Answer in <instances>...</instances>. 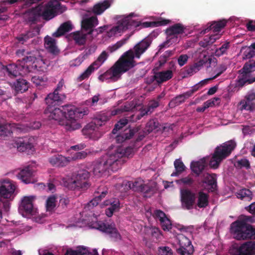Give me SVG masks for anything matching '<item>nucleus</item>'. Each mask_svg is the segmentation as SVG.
<instances>
[{
	"mask_svg": "<svg viewBox=\"0 0 255 255\" xmlns=\"http://www.w3.org/2000/svg\"><path fill=\"white\" fill-rule=\"evenodd\" d=\"M138 14L131 12L128 15H123L117 16L116 25L111 27L109 25H104L99 28V31L102 32L106 31L107 35L112 37L120 35L128 29H130L141 26L143 27H156L165 25L170 22V20L161 18L157 21L151 22L141 23L138 18Z\"/></svg>",
	"mask_w": 255,
	"mask_h": 255,
	"instance_id": "obj_1",
	"label": "nucleus"
},
{
	"mask_svg": "<svg viewBox=\"0 0 255 255\" xmlns=\"http://www.w3.org/2000/svg\"><path fill=\"white\" fill-rule=\"evenodd\" d=\"M44 114L49 119L54 120L64 126L66 130L72 131L81 128V125L77 120L87 114V111L73 106L61 108H54L52 106H48Z\"/></svg>",
	"mask_w": 255,
	"mask_h": 255,
	"instance_id": "obj_2",
	"label": "nucleus"
},
{
	"mask_svg": "<svg viewBox=\"0 0 255 255\" xmlns=\"http://www.w3.org/2000/svg\"><path fill=\"white\" fill-rule=\"evenodd\" d=\"M107 193L106 191L102 192L100 196L96 197L88 203L83 212V215L85 216L83 220L89 227L109 234L111 237L118 240L121 239V236L115 228V224L98 222V216L100 214L98 212L95 214L96 210L94 209V207L98 205V202L101 201L102 198L105 197Z\"/></svg>",
	"mask_w": 255,
	"mask_h": 255,
	"instance_id": "obj_3",
	"label": "nucleus"
},
{
	"mask_svg": "<svg viewBox=\"0 0 255 255\" xmlns=\"http://www.w3.org/2000/svg\"><path fill=\"white\" fill-rule=\"evenodd\" d=\"M236 144L233 140L227 141L216 147L211 158H203L198 161H193L191 163L192 171L199 174L207 164V161H209V165L211 168H217L222 161L229 155L232 151L236 147Z\"/></svg>",
	"mask_w": 255,
	"mask_h": 255,
	"instance_id": "obj_4",
	"label": "nucleus"
},
{
	"mask_svg": "<svg viewBox=\"0 0 255 255\" xmlns=\"http://www.w3.org/2000/svg\"><path fill=\"white\" fill-rule=\"evenodd\" d=\"M135 65L133 52L128 50L125 53L122 57L108 71L99 76V79L101 81H116L119 79L122 74Z\"/></svg>",
	"mask_w": 255,
	"mask_h": 255,
	"instance_id": "obj_5",
	"label": "nucleus"
},
{
	"mask_svg": "<svg viewBox=\"0 0 255 255\" xmlns=\"http://www.w3.org/2000/svg\"><path fill=\"white\" fill-rule=\"evenodd\" d=\"M231 233L237 240L255 238V230L245 221L238 220L232 224Z\"/></svg>",
	"mask_w": 255,
	"mask_h": 255,
	"instance_id": "obj_6",
	"label": "nucleus"
},
{
	"mask_svg": "<svg viewBox=\"0 0 255 255\" xmlns=\"http://www.w3.org/2000/svg\"><path fill=\"white\" fill-rule=\"evenodd\" d=\"M66 10V7L61 5L58 0H52L44 6L37 7L36 11L38 15L42 16L45 19L49 20Z\"/></svg>",
	"mask_w": 255,
	"mask_h": 255,
	"instance_id": "obj_7",
	"label": "nucleus"
},
{
	"mask_svg": "<svg viewBox=\"0 0 255 255\" xmlns=\"http://www.w3.org/2000/svg\"><path fill=\"white\" fill-rule=\"evenodd\" d=\"M123 149L121 147H114L110 149L103 156L105 161L112 170H118L126 161L123 159Z\"/></svg>",
	"mask_w": 255,
	"mask_h": 255,
	"instance_id": "obj_8",
	"label": "nucleus"
},
{
	"mask_svg": "<svg viewBox=\"0 0 255 255\" xmlns=\"http://www.w3.org/2000/svg\"><path fill=\"white\" fill-rule=\"evenodd\" d=\"M90 174L86 170L80 171L72 178H68L63 180V185L71 190H79L85 189L88 187L87 180L89 177Z\"/></svg>",
	"mask_w": 255,
	"mask_h": 255,
	"instance_id": "obj_9",
	"label": "nucleus"
},
{
	"mask_svg": "<svg viewBox=\"0 0 255 255\" xmlns=\"http://www.w3.org/2000/svg\"><path fill=\"white\" fill-rule=\"evenodd\" d=\"M36 198V196L33 195L25 196L21 198L19 212L23 217L27 218L38 213V209L34 205Z\"/></svg>",
	"mask_w": 255,
	"mask_h": 255,
	"instance_id": "obj_10",
	"label": "nucleus"
},
{
	"mask_svg": "<svg viewBox=\"0 0 255 255\" xmlns=\"http://www.w3.org/2000/svg\"><path fill=\"white\" fill-rule=\"evenodd\" d=\"M184 29V26L180 23L174 24L167 28L166 30L167 40L159 46V49H161L169 46L172 43L176 42L178 41V35L183 33Z\"/></svg>",
	"mask_w": 255,
	"mask_h": 255,
	"instance_id": "obj_11",
	"label": "nucleus"
},
{
	"mask_svg": "<svg viewBox=\"0 0 255 255\" xmlns=\"http://www.w3.org/2000/svg\"><path fill=\"white\" fill-rule=\"evenodd\" d=\"M105 124L104 121L100 119H95L89 123L83 129V133L94 140L98 139L101 136L99 128Z\"/></svg>",
	"mask_w": 255,
	"mask_h": 255,
	"instance_id": "obj_12",
	"label": "nucleus"
},
{
	"mask_svg": "<svg viewBox=\"0 0 255 255\" xmlns=\"http://www.w3.org/2000/svg\"><path fill=\"white\" fill-rule=\"evenodd\" d=\"M108 57V52L103 51L98 56L97 59L79 76L78 80L81 81L88 78L95 70L99 68L104 63Z\"/></svg>",
	"mask_w": 255,
	"mask_h": 255,
	"instance_id": "obj_13",
	"label": "nucleus"
},
{
	"mask_svg": "<svg viewBox=\"0 0 255 255\" xmlns=\"http://www.w3.org/2000/svg\"><path fill=\"white\" fill-rule=\"evenodd\" d=\"M15 188V185L10 180L0 182V197L8 201L12 200L14 197Z\"/></svg>",
	"mask_w": 255,
	"mask_h": 255,
	"instance_id": "obj_14",
	"label": "nucleus"
},
{
	"mask_svg": "<svg viewBox=\"0 0 255 255\" xmlns=\"http://www.w3.org/2000/svg\"><path fill=\"white\" fill-rule=\"evenodd\" d=\"M26 67L28 68V72L33 71H44L47 64L40 57L35 58L33 56L27 57L25 59Z\"/></svg>",
	"mask_w": 255,
	"mask_h": 255,
	"instance_id": "obj_15",
	"label": "nucleus"
},
{
	"mask_svg": "<svg viewBox=\"0 0 255 255\" xmlns=\"http://www.w3.org/2000/svg\"><path fill=\"white\" fill-rule=\"evenodd\" d=\"M231 253L232 255H255V242H249L240 247H233Z\"/></svg>",
	"mask_w": 255,
	"mask_h": 255,
	"instance_id": "obj_16",
	"label": "nucleus"
},
{
	"mask_svg": "<svg viewBox=\"0 0 255 255\" xmlns=\"http://www.w3.org/2000/svg\"><path fill=\"white\" fill-rule=\"evenodd\" d=\"M226 70V67L225 66H223L222 68V70L219 72L215 76L213 77V78H208L204 79L203 80H202L201 81L199 82L198 83L196 84L193 87L192 90L191 91H188L186 92L185 93L180 95L176 97V101L179 102H183L186 99L189 98L191 95L193 94V93L197 90H198L199 88H201L203 86L207 84L208 83V81L213 79L215 78H216L217 76H218L220 74H221L223 71H224Z\"/></svg>",
	"mask_w": 255,
	"mask_h": 255,
	"instance_id": "obj_17",
	"label": "nucleus"
},
{
	"mask_svg": "<svg viewBox=\"0 0 255 255\" xmlns=\"http://www.w3.org/2000/svg\"><path fill=\"white\" fill-rule=\"evenodd\" d=\"M7 71L10 75L14 76L24 75L28 73V68L26 66L25 59L24 58L20 63L17 64L9 65Z\"/></svg>",
	"mask_w": 255,
	"mask_h": 255,
	"instance_id": "obj_18",
	"label": "nucleus"
},
{
	"mask_svg": "<svg viewBox=\"0 0 255 255\" xmlns=\"http://www.w3.org/2000/svg\"><path fill=\"white\" fill-rule=\"evenodd\" d=\"M151 187H147V185L144 183V181L140 179H137L134 183H132V186H131V183H128V185L126 184L125 185L127 189L128 188H132L134 190L140 191L142 192H149L150 190L154 191L156 189V184L154 182L150 183Z\"/></svg>",
	"mask_w": 255,
	"mask_h": 255,
	"instance_id": "obj_19",
	"label": "nucleus"
},
{
	"mask_svg": "<svg viewBox=\"0 0 255 255\" xmlns=\"http://www.w3.org/2000/svg\"><path fill=\"white\" fill-rule=\"evenodd\" d=\"M34 138H18L15 144L17 149L22 152H32L34 151Z\"/></svg>",
	"mask_w": 255,
	"mask_h": 255,
	"instance_id": "obj_20",
	"label": "nucleus"
},
{
	"mask_svg": "<svg viewBox=\"0 0 255 255\" xmlns=\"http://www.w3.org/2000/svg\"><path fill=\"white\" fill-rule=\"evenodd\" d=\"M241 109L250 111L255 110V91H249L245 96L244 100L240 102Z\"/></svg>",
	"mask_w": 255,
	"mask_h": 255,
	"instance_id": "obj_21",
	"label": "nucleus"
},
{
	"mask_svg": "<svg viewBox=\"0 0 255 255\" xmlns=\"http://www.w3.org/2000/svg\"><path fill=\"white\" fill-rule=\"evenodd\" d=\"M101 206L102 207L109 206L106 211V214L108 217H111L114 212L119 210L120 202L118 198H112L104 201Z\"/></svg>",
	"mask_w": 255,
	"mask_h": 255,
	"instance_id": "obj_22",
	"label": "nucleus"
},
{
	"mask_svg": "<svg viewBox=\"0 0 255 255\" xmlns=\"http://www.w3.org/2000/svg\"><path fill=\"white\" fill-rule=\"evenodd\" d=\"M98 24V20L96 16H91L89 13L83 15L81 22L83 29L91 31L92 28L97 25Z\"/></svg>",
	"mask_w": 255,
	"mask_h": 255,
	"instance_id": "obj_23",
	"label": "nucleus"
},
{
	"mask_svg": "<svg viewBox=\"0 0 255 255\" xmlns=\"http://www.w3.org/2000/svg\"><path fill=\"white\" fill-rule=\"evenodd\" d=\"M27 129L25 128L23 126L17 125L15 124H5L0 125V135H7L8 134L14 131H24Z\"/></svg>",
	"mask_w": 255,
	"mask_h": 255,
	"instance_id": "obj_24",
	"label": "nucleus"
},
{
	"mask_svg": "<svg viewBox=\"0 0 255 255\" xmlns=\"http://www.w3.org/2000/svg\"><path fill=\"white\" fill-rule=\"evenodd\" d=\"M180 192L182 206L190 209L194 202V194L188 190H181Z\"/></svg>",
	"mask_w": 255,
	"mask_h": 255,
	"instance_id": "obj_25",
	"label": "nucleus"
},
{
	"mask_svg": "<svg viewBox=\"0 0 255 255\" xmlns=\"http://www.w3.org/2000/svg\"><path fill=\"white\" fill-rule=\"evenodd\" d=\"M34 175V170L29 167H25L21 170L17 175V177L24 183L28 184L33 182Z\"/></svg>",
	"mask_w": 255,
	"mask_h": 255,
	"instance_id": "obj_26",
	"label": "nucleus"
},
{
	"mask_svg": "<svg viewBox=\"0 0 255 255\" xmlns=\"http://www.w3.org/2000/svg\"><path fill=\"white\" fill-rule=\"evenodd\" d=\"M150 45V42L147 39L141 41L134 47V50H131L133 52L134 59L139 58L140 55L143 53Z\"/></svg>",
	"mask_w": 255,
	"mask_h": 255,
	"instance_id": "obj_27",
	"label": "nucleus"
},
{
	"mask_svg": "<svg viewBox=\"0 0 255 255\" xmlns=\"http://www.w3.org/2000/svg\"><path fill=\"white\" fill-rule=\"evenodd\" d=\"M49 161L52 165L59 167L66 166L71 162L70 156L65 157L62 155L53 156L49 158Z\"/></svg>",
	"mask_w": 255,
	"mask_h": 255,
	"instance_id": "obj_28",
	"label": "nucleus"
},
{
	"mask_svg": "<svg viewBox=\"0 0 255 255\" xmlns=\"http://www.w3.org/2000/svg\"><path fill=\"white\" fill-rule=\"evenodd\" d=\"M154 215L160 221L164 231H169L171 229L172 224L171 221L162 211L156 210L154 212Z\"/></svg>",
	"mask_w": 255,
	"mask_h": 255,
	"instance_id": "obj_29",
	"label": "nucleus"
},
{
	"mask_svg": "<svg viewBox=\"0 0 255 255\" xmlns=\"http://www.w3.org/2000/svg\"><path fill=\"white\" fill-rule=\"evenodd\" d=\"M94 250L97 251L96 249H91L84 246H79L74 250L68 249L65 255H85L86 254L94 255Z\"/></svg>",
	"mask_w": 255,
	"mask_h": 255,
	"instance_id": "obj_30",
	"label": "nucleus"
},
{
	"mask_svg": "<svg viewBox=\"0 0 255 255\" xmlns=\"http://www.w3.org/2000/svg\"><path fill=\"white\" fill-rule=\"evenodd\" d=\"M113 2V0H105L103 1L98 2L94 5L92 11L95 14L100 15L110 7Z\"/></svg>",
	"mask_w": 255,
	"mask_h": 255,
	"instance_id": "obj_31",
	"label": "nucleus"
},
{
	"mask_svg": "<svg viewBox=\"0 0 255 255\" xmlns=\"http://www.w3.org/2000/svg\"><path fill=\"white\" fill-rule=\"evenodd\" d=\"M225 20H222L217 22H213L212 23H208L207 28L203 30L202 32L205 33L210 30H212L213 33H220L221 30L224 27L226 24Z\"/></svg>",
	"mask_w": 255,
	"mask_h": 255,
	"instance_id": "obj_32",
	"label": "nucleus"
},
{
	"mask_svg": "<svg viewBox=\"0 0 255 255\" xmlns=\"http://www.w3.org/2000/svg\"><path fill=\"white\" fill-rule=\"evenodd\" d=\"M110 167L107 164V162L105 161L103 157L98 161H97L94 167L93 171L95 174L100 176L101 174L104 173L107 169Z\"/></svg>",
	"mask_w": 255,
	"mask_h": 255,
	"instance_id": "obj_33",
	"label": "nucleus"
},
{
	"mask_svg": "<svg viewBox=\"0 0 255 255\" xmlns=\"http://www.w3.org/2000/svg\"><path fill=\"white\" fill-rule=\"evenodd\" d=\"M65 98L64 95H59L58 91L55 90L53 93L49 94L45 98V101L48 106H52L56 102L62 101Z\"/></svg>",
	"mask_w": 255,
	"mask_h": 255,
	"instance_id": "obj_34",
	"label": "nucleus"
},
{
	"mask_svg": "<svg viewBox=\"0 0 255 255\" xmlns=\"http://www.w3.org/2000/svg\"><path fill=\"white\" fill-rule=\"evenodd\" d=\"M205 179L203 182L205 188H206L209 191H213L215 190L216 178L214 175L206 173L204 174Z\"/></svg>",
	"mask_w": 255,
	"mask_h": 255,
	"instance_id": "obj_35",
	"label": "nucleus"
},
{
	"mask_svg": "<svg viewBox=\"0 0 255 255\" xmlns=\"http://www.w3.org/2000/svg\"><path fill=\"white\" fill-rule=\"evenodd\" d=\"M44 46L45 48L50 52L53 54H57L59 50L56 44L55 40L52 37L47 36L44 39Z\"/></svg>",
	"mask_w": 255,
	"mask_h": 255,
	"instance_id": "obj_36",
	"label": "nucleus"
},
{
	"mask_svg": "<svg viewBox=\"0 0 255 255\" xmlns=\"http://www.w3.org/2000/svg\"><path fill=\"white\" fill-rule=\"evenodd\" d=\"M172 76V70H168L157 73L155 75V79L158 83H161L170 79Z\"/></svg>",
	"mask_w": 255,
	"mask_h": 255,
	"instance_id": "obj_37",
	"label": "nucleus"
},
{
	"mask_svg": "<svg viewBox=\"0 0 255 255\" xmlns=\"http://www.w3.org/2000/svg\"><path fill=\"white\" fill-rule=\"evenodd\" d=\"M72 28V25L70 22H66L59 27L57 31L53 33V35L55 37H59L65 33L70 31Z\"/></svg>",
	"mask_w": 255,
	"mask_h": 255,
	"instance_id": "obj_38",
	"label": "nucleus"
},
{
	"mask_svg": "<svg viewBox=\"0 0 255 255\" xmlns=\"http://www.w3.org/2000/svg\"><path fill=\"white\" fill-rule=\"evenodd\" d=\"M241 52L243 53V59H248L254 56L255 55V42L250 47L242 48Z\"/></svg>",
	"mask_w": 255,
	"mask_h": 255,
	"instance_id": "obj_39",
	"label": "nucleus"
},
{
	"mask_svg": "<svg viewBox=\"0 0 255 255\" xmlns=\"http://www.w3.org/2000/svg\"><path fill=\"white\" fill-rule=\"evenodd\" d=\"M57 198L55 195H51L48 197L46 201V209L49 212L53 211L56 206Z\"/></svg>",
	"mask_w": 255,
	"mask_h": 255,
	"instance_id": "obj_40",
	"label": "nucleus"
},
{
	"mask_svg": "<svg viewBox=\"0 0 255 255\" xmlns=\"http://www.w3.org/2000/svg\"><path fill=\"white\" fill-rule=\"evenodd\" d=\"M174 165L175 171L171 174V176H178L185 169V165L180 159L175 160L174 162Z\"/></svg>",
	"mask_w": 255,
	"mask_h": 255,
	"instance_id": "obj_41",
	"label": "nucleus"
},
{
	"mask_svg": "<svg viewBox=\"0 0 255 255\" xmlns=\"http://www.w3.org/2000/svg\"><path fill=\"white\" fill-rule=\"evenodd\" d=\"M238 198L242 200L250 201L252 199V193L251 191L247 189H243L236 193Z\"/></svg>",
	"mask_w": 255,
	"mask_h": 255,
	"instance_id": "obj_42",
	"label": "nucleus"
},
{
	"mask_svg": "<svg viewBox=\"0 0 255 255\" xmlns=\"http://www.w3.org/2000/svg\"><path fill=\"white\" fill-rule=\"evenodd\" d=\"M177 239L180 246L179 248L187 247L189 249H192L190 241L185 236L182 234L178 235Z\"/></svg>",
	"mask_w": 255,
	"mask_h": 255,
	"instance_id": "obj_43",
	"label": "nucleus"
},
{
	"mask_svg": "<svg viewBox=\"0 0 255 255\" xmlns=\"http://www.w3.org/2000/svg\"><path fill=\"white\" fill-rule=\"evenodd\" d=\"M133 135V132L129 128L125 129L123 133H120L116 137V140L118 142H122L126 139L130 138Z\"/></svg>",
	"mask_w": 255,
	"mask_h": 255,
	"instance_id": "obj_44",
	"label": "nucleus"
},
{
	"mask_svg": "<svg viewBox=\"0 0 255 255\" xmlns=\"http://www.w3.org/2000/svg\"><path fill=\"white\" fill-rule=\"evenodd\" d=\"M208 204V197L207 195L202 192L198 194L197 199V206L200 208H204Z\"/></svg>",
	"mask_w": 255,
	"mask_h": 255,
	"instance_id": "obj_45",
	"label": "nucleus"
},
{
	"mask_svg": "<svg viewBox=\"0 0 255 255\" xmlns=\"http://www.w3.org/2000/svg\"><path fill=\"white\" fill-rule=\"evenodd\" d=\"M221 35V34L220 33H213L209 37H207L204 39V42H201L202 46H206L213 43L216 40L220 38Z\"/></svg>",
	"mask_w": 255,
	"mask_h": 255,
	"instance_id": "obj_46",
	"label": "nucleus"
},
{
	"mask_svg": "<svg viewBox=\"0 0 255 255\" xmlns=\"http://www.w3.org/2000/svg\"><path fill=\"white\" fill-rule=\"evenodd\" d=\"M15 87L17 91L23 92L27 90L28 85L25 80L21 79L16 81L15 84Z\"/></svg>",
	"mask_w": 255,
	"mask_h": 255,
	"instance_id": "obj_47",
	"label": "nucleus"
},
{
	"mask_svg": "<svg viewBox=\"0 0 255 255\" xmlns=\"http://www.w3.org/2000/svg\"><path fill=\"white\" fill-rule=\"evenodd\" d=\"M230 47L229 42H225L220 48L217 49L214 53L216 56H220L227 53L228 49Z\"/></svg>",
	"mask_w": 255,
	"mask_h": 255,
	"instance_id": "obj_48",
	"label": "nucleus"
},
{
	"mask_svg": "<svg viewBox=\"0 0 255 255\" xmlns=\"http://www.w3.org/2000/svg\"><path fill=\"white\" fill-rule=\"evenodd\" d=\"M47 80V77L44 75L42 76H34L32 78V82L37 86H44L46 85Z\"/></svg>",
	"mask_w": 255,
	"mask_h": 255,
	"instance_id": "obj_49",
	"label": "nucleus"
},
{
	"mask_svg": "<svg viewBox=\"0 0 255 255\" xmlns=\"http://www.w3.org/2000/svg\"><path fill=\"white\" fill-rule=\"evenodd\" d=\"M87 154L88 153L86 151L71 153V155L70 156V160L72 161L84 159L87 156Z\"/></svg>",
	"mask_w": 255,
	"mask_h": 255,
	"instance_id": "obj_50",
	"label": "nucleus"
},
{
	"mask_svg": "<svg viewBox=\"0 0 255 255\" xmlns=\"http://www.w3.org/2000/svg\"><path fill=\"white\" fill-rule=\"evenodd\" d=\"M73 39L79 44L84 43L86 39V34L81 32H77L73 33Z\"/></svg>",
	"mask_w": 255,
	"mask_h": 255,
	"instance_id": "obj_51",
	"label": "nucleus"
},
{
	"mask_svg": "<svg viewBox=\"0 0 255 255\" xmlns=\"http://www.w3.org/2000/svg\"><path fill=\"white\" fill-rule=\"evenodd\" d=\"M176 183L182 186L190 185L193 183V180L190 176H188L180 180L176 181Z\"/></svg>",
	"mask_w": 255,
	"mask_h": 255,
	"instance_id": "obj_52",
	"label": "nucleus"
},
{
	"mask_svg": "<svg viewBox=\"0 0 255 255\" xmlns=\"http://www.w3.org/2000/svg\"><path fill=\"white\" fill-rule=\"evenodd\" d=\"M220 103V99L217 97L211 99L205 102V107L208 108L219 105Z\"/></svg>",
	"mask_w": 255,
	"mask_h": 255,
	"instance_id": "obj_53",
	"label": "nucleus"
},
{
	"mask_svg": "<svg viewBox=\"0 0 255 255\" xmlns=\"http://www.w3.org/2000/svg\"><path fill=\"white\" fill-rule=\"evenodd\" d=\"M128 124L127 119H122L120 120L117 124L116 125L115 128L113 130V133L115 134L117 131L120 130L122 128Z\"/></svg>",
	"mask_w": 255,
	"mask_h": 255,
	"instance_id": "obj_54",
	"label": "nucleus"
},
{
	"mask_svg": "<svg viewBox=\"0 0 255 255\" xmlns=\"http://www.w3.org/2000/svg\"><path fill=\"white\" fill-rule=\"evenodd\" d=\"M243 73L245 74H249L255 71V65L252 63H247L244 66Z\"/></svg>",
	"mask_w": 255,
	"mask_h": 255,
	"instance_id": "obj_55",
	"label": "nucleus"
},
{
	"mask_svg": "<svg viewBox=\"0 0 255 255\" xmlns=\"http://www.w3.org/2000/svg\"><path fill=\"white\" fill-rule=\"evenodd\" d=\"M27 218H32L33 221L38 223H43L45 221V216L43 214H38V212L36 215L28 216Z\"/></svg>",
	"mask_w": 255,
	"mask_h": 255,
	"instance_id": "obj_56",
	"label": "nucleus"
},
{
	"mask_svg": "<svg viewBox=\"0 0 255 255\" xmlns=\"http://www.w3.org/2000/svg\"><path fill=\"white\" fill-rule=\"evenodd\" d=\"M123 149V159L125 160L126 158H129L132 156L134 154V149L131 147H128L126 149Z\"/></svg>",
	"mask_w": 255,
	"mask_h": 255,
	"instance_id": "obj_57",
	"label": "nucleus"
},
{
	"mask_svg": "<svg viewBox=\"0 0 255 255\" xmlns=\"http://www.w3.org/2000/svg\"><path fill=\"white\" fill-rule=\"evenodd\" d=\"M150 231L151 234V236L156 238L157 240H158L161 238L162 236V234L159 229L156 228L155 227H152L150 228Z\"/></svg>",
	"mask_w": 255,
	"mask_h": 255,
	"instance_id": "obj_58",
	"label": "nucleus"
},
{
	"mask_svg": "<svg viewBox=\"0 0 255 255\" xmlns=\"http://www.w3.org/2000/svg\"><path fill=\"white\" fill-rule=\"evenodd\" d=\"M125 43V40H121L117 42L116 44L109 46L108 48V50L110 52H113L121 47Z\"/></svg>",
	"mask_w": 255,
	"mask_h": 255,
	"instance_id": "obj_59",
	"label": "nucleus"
},
{
	"mask_svg": "<svg viewBox=\"0 0 255 255\" xmlns=\"http://www.w3.org/2000/svg\"><path fill=\"white\" fill-rule=\"evenodd\" d=\"M235 165L238 167H249L250 164L249 161L245 158H242L238 160L235 163Z\"/></svg>",
	"mask_w": 255,
	"mask_h": 255,
	"instance_id": "obj_60",
	"label": "nucleus"
},
{
	"mask_svg": "<svg viewBox=\"0 0 255 255\" xmlns=\"http://www.w3.org/2000/svg\"><path fill=\"white\" fill-rule=\"evenodd\" d=\"M159 255H172L171 250L166 247H160L158 249Z\"/></svg>",
	"mask_w": 255,
	"mask_h": 255,
	"instance_id": "obj_61",
	"label": "nucleus"
},
{
	"mask_svg": "<svg viewBox=\"0 0 255 255\" xmlns=\"http://www.w3.org/2000/svg\"><path fill=\"white\" fill-rule=\"evenodd\" d=\"M85 59L84 55H80L70 63L71 66H78L80 65Z\"/></svg>",
	"mask_w": 255,
	"mask_h": 255,
	"instance_id": "obj_62",
	"label": "nucleus"
},
{
	"mask_svg": "<svg viewBox=\"0 0 255 255\" xmlns=\"http://www.w3.org/2000/svg\"><path fill=\"white\" fill-rule=\"evenodd\" d=\"M203 64V62L202 61H199L198 63L195 64L190 69V72L192 74L194 73H196L201 69Z\"/></svg>",
	"mask_w": 255,
	"mask_h": 255,
	"instance_id": "obj_63",
	"label": "nucleus"
},
{
	"mask_svg": "<svg viewBox=\"0 0 255 255\" xmlns=\"http://www.w3.org/2000/svg\"><path fill=\"white\" fill-rule=\"evenodd\" d=\"M192 249L187 247L179 248L177 251L180 255H190V252L192 251Z\"/></svg>",
	"mask_w": 255,
	"mask_h": 255,
	"instance_id": "obj_64",
	"label": "nucleus"
}]
</instances>
